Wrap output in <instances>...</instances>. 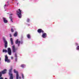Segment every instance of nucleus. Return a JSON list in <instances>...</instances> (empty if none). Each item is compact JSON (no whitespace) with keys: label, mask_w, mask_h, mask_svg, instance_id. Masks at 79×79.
I'll use <instances>...</instances> for the list:
<instances>
[{"label":"nucleus","mask_w":79,"mask_h":79,"mask_svg":"<svg viewBox=\"0 0 79 79\" xmlns=\"http://www.w3.org/2000/svg\"><path fill=\"white\" fill-rule=\"evenodd\" d=\"M18 34V32H15V34H14V35L15 37H16Z\"/></svg>","instance_id":"obj_14"},{"label":"nucleus","mask_w":79,"mask_h":79,"mask_svg":"<svg viewBox=\"0 0 79 79\" xmlns=\"http://www.w3.org/2000/svg\"><path fill=\"white\" fill-rule=\"evenodd\" d=\"M12 49L13 50V52L15 53L16 52V50H17V49L16 48H15V45H13L12 47Z\"/></svg>","instance_id":"obj_6"},{"label":"nucleus","mask_w":79,"mask_h":79,"mask_svg":"<svg viewBox=\"0 0 79 79\" xmlns=\"http://www.w3.org/2000/svg\"><path fill=\"white\" fill-rule=\"evenodd\" d=\"M10 19L11 21H12V23H13V20H12V17L11 16H10Z\"/></svg>","instance_id":"obj_18"},{"label":"nucleus","mask_w":79,"mask_h":79,"mask_svg":"<svg viewBox=\"0 0 79 79\" xmlns=\"http://www.w3.org/2000/svg\"><path fill=\"white\" fill-rule=\"evenodd\" d=\"M20 41L19 40V39H17L15 42L16 44H18V46H19V44H20Z\"/></svg>","instance_id":"obj_8"},{"label":"nucleus","mask_w":79,"mask_h":79,"mask_svg":"<svg viewBox=\"0 0 79 79\" xmlns=\"http://www.w3.org/2000/svg\"><path fill=\"white\" fill-rule=\"evenodd\" d=\"M23 13V11L21 10L20 9L18 10V11H17V13L19 18H21V13Z\"/></svg>","instance_id":"obj_1"},{"label":"nucleus","mask_w":79,"mask_h":79,"mask_svg":"<svg viewBox=\"0 0 79 79\" xmlns=\"http://www.w3.org/2000/svg\"><path fill=\"white\" fill-rule=\"evenodd\" d=\"M12 69H11L9 70V74L10 76V79H13V74H11V71Z\"/></svg>","instance_id":"obj_2"},{"label":"nucleus","mask_w":79,"mask_h":79,"mask_svg":"<svg viewBox=\"0 0 79 79\" xmlns=\"http://www.w3.org/2000/svg\"><path fill=\"white\" fill-rule=\"evenodd\" d=\"M27 21L28 22H29V19H27Z\"/></svg>","instance_id":"obj_25"},{"label":"nucleus","mask_w":79,"mask_h":79,"mask_svg":"<svg viewBox=\"0 0 79 79\" xmlns=\"http://www.w3.org/2000/svg\"><path fill=\"white\" fill-rule=\"evenodd\" d=\"M3 41L4 43H5V48H6L7 47V45H8V43H7V41L5 40V39L4 38L3 39Z\"/></svg>","instance_id":"obj_5"},{"label":"nucleus","mask_w":79,"mask_h":79,"mask_svg":"<svg viewBox=\"0 0 79 79\" xmlns=\"http://www.w3.org/2000/svg\"><path fill=\"white\" fill-rule=\"evenodd\" d=\"M10 40L11 42V44L12 45H13V39L12 38H10Z\"/></svg>","instance_id":"obj_13"},{"label":"nucleus","mask_w":79,"mask_h":79,"mask_svg":"<svg viewBox=\"0 0 79 79\" xmlns=\"http://www.w3.org/2000/svg\"><path fill=\"white\" fill-rule=\"evenodd\" d=\"M27 36L28 39H30V38H31V35H29V34H28V35H27Z\"/></svg>","instance_id":"obj_15"},{"label":"nucleus","mask_w":79,"mask_h":79,"mask_svg":"<svg viewBox=\"0 0 79 79\" xmlns=\"http://www.w3.org/2000/svg\"><path fill=\"white\" fill-rule=\"evenodd\" d=\"M2 76V72H0V77H1Z\"/></svg>","instance_id":"obj_21"},{"label":"nucleus","mask_w":79,"mask_h":79,"mask_svg":"<svg viewBox=\"0 0 79 79\" xmlns=\"http://www.w3.org/2000/svg\"><path fill=\"white\" fill-rule=\"evenodd\" d=\"M14 72L15 73H16V79H18L19 75L18 74V71H16V70L14 69Z\"/></svg>","instance_id":"obj_3"},{"label":"nucleus","mask_w":79,"mask_h":79,"mask_svg":"<svg viewBox=\"0 0 79 79\" xmlns=\"http://www.w3.org/2000/svg\"><path fill=\"white\" fill-rule=\"evenodd\" d=\"M15 57H17V54H15Z\"/></svg>","instance_id":"obj_23"},{"label":"nucleus","mask_w":79,"mask_h":79,"mask_svg":"<svg viewBox=\"0 0 79 79\" xmlns=\"http://www.w3.org/2000/svg\"><path fill=\"white\" fill-rule=\"evenodd\" d=\"M19 79H21V77H19Z\"/></svg>","instance_id":"obj_29"},{"label":"nucleus","mask_w":79,"mask_h":79,"mask_svg":"<svg viewBox=\"0 0 79 79\" xmlns=\"http://www.w3.org/2000/svg\"><path fill=\"white\" fill-rule=\"evenodd\" d=\"M6 72V70L5 69L3 71H2V72H1V73L2 74H5V73Z\"/></svg>","instance_id":"obj_12"},{"label":"nucleus","mask_w":79,"mask_h":79,"mask_svg":"<svg viewBox=\"0 0 79 79\" xmlns=\"http://www.w3.org/2000/svg\"><path fill=\"white\" fill-rule=\"evenodd\" d=\"M3 20L5 23H7L8 22V21H7V20H6V19L4 18H3Z\"/></svg>","instance_id":"obj_11"},{"label":"nucleus","mask_w":79,"mask_h":79,"mask_svg":"<svg viewBox=\"0 0 79 79\" xmlns=\"http://www.w3.org/2000/svg\"><path fill=\"white\" fill-rule=\"evenodd\" d=\"M1 60V59L0 58V61Z\"/></svg>","instance_id":"obj_30"},{"label":"nucleus","mask_w":79,"mask_h":79,"mask_svg":"<svg viewBox=\"0 0 79 79\" xmlns=\"http://www.w3.org/2000/svg\"><path fill=\"white\" fill-rule=\"evenodd\" d=\"M13 57H11V59L12 60H13Z\"/></svg>","instance_id":"obj_27"},{"label":"nucleus","mask_w":79,"mask_h":79,"mask_svg":"<svg viewBox=\"0 0 79 79\" xmlns=\"http://www.w3.org/2000/svg\"><path fill=\"white\" fill-rule=\"evenodd\" d=\"M21 67H22V68H24V67H25V65H24V64H22L21 65Z\"/></svg>","instance_id":"obj_17"},{"label":"nucleus","mask_w":79,"mask_h":79,"mask_svg":"<svg viewBox=\"0 0 79 79\" xmlns=\"http://www.w3.org/2000/svg\"><path fill=\"white\" fill-rule=\"evenodd\" d=\"M0 79H3V78L2 77H0Z\"/></svg>","instance_id":"obj_26"},{"label":"nucleus","mask_w":79,"mask_h":79,"mask_svg":"<svg viewBox=\"0 0 79 79\" xmlns=\"http://www.w3.org/2000/svg\"><path fill=\"white\" fill-rule=\"evenodd\" d=\"M14 31L13 29L12 28L11 29V32H13Z\"/></svg>","instance_id":"obj_20"},{"label":"nucleus","mask_w":79,"mask_h":79,"mask_svg":"<svg viewBox=\"0 0 79 79\" xmlns=\"http://www.w3.org/2000/svg\"><path fill=\"white\" fill-rule=\"evenodd\" d=\"M10 37H11V34H10Z\"/></svg>","instance_id":"obj_28"},{"label":"nucleus","mask_w":79,"mask_h":79,"mask_svg":"<svg viewBox=\"0 0 79 79\" xmlns=\"http://www.w3.org/2000/svg\"><path fill=\"white\" fill-rule=\"evenodd\" d=\"M17 58H15V61H17Z\"/></svg>","instance_id":"obj_24"},{"label":"nucleus","mask_w":79,"mask_h":79,"mask_svg":"<svg viewBox=\"0 0 79 79\" xmlns=\"http://www.w3.org/2000/svg\"><path fill=\"white\" fill-rule=\"evenodd\" d=\"M38 32L39 33H40L41 32H42V33H44V31L42 30V29H39L38 30Z\"/></svg>","instance_id":"obj_9"},{"label":"nucleus","mask_w":79,"mask_h":79,"mask_svg":"<svg viewBox=\"0 0 79 79\" xmlns=\"http://www.w3.org/2000/svg\"><path fill=\"white\" fill-rule=\"evenodd\" d=\"M77 50H79V46H77Z\"/></svg>","instance_id":"obj_19"},{"label":"nucleus","mask_w":79,"mask_h":79,"mask_svg":"<svg viewBox=\"0 0 79 79\" xmlns=\"http://www.w3.org/2000/svg\"><path fill=\"white\" fill-rule=\"evenodd\" d=\"M47 33H43L42 35V37L43 38H46V37H47Z\"/></svg>","instance_id":"obj_10"},{"label":"nucleus","mask_w":79,"mask_h":79,"mask_svg":"<svg viewBox=\"0 0 79 79\" xmlns=\"http://www.w3.org/2000/svg\"><path fill=\"white\" fill-rule=\"evenodd\" d=\"M5 79H6V78H5Z\"/></svg>","instance_id":"obj_31"},{"label":"nucleus","mask_w":79,"mask_h":79,"mask_svg":"<svg viewBox=\"0 0 79 79\" xmlns=\"http://www.w3.org/2000/svg\"><path fill=\"white\" fill-rule=\"evenodd\" d=\"M6 5H5V6H6Z\"/></svg>","instance_id":"obj_32"},{"label":"nucleus","mask_w":79,"mask_h":79,"mask_svg":"<svg viewBox=\"0 0 79 79\" xmlns=\"http://www.w3.org/2000/svg\"><path fill=\"white\" fill-rule=\"evenodd\" d=\"M8 53L9 55H11V48H8Z\"/></svg>","instance_id":"obj_7"},{"label":"nucleus","mask_w":79,"mask_h":79,"mask_svg":"<svg viewBox=\"0 0 79 79\" xmlns=\"http://www.w3.org/2000/svg\"><path fill=\"white\" fill-rule=\"evenodd\" d=\"M22 76L23 79H24V75H23V74H22Z\"/></svg>","instance_id":"obj_22"},{"label":"nucleus","mask_w":79,"mask_h":79,"mask_svg":"<svg viewBox=\"0 0 79 79\" xmlns=\"http://www.w3.org/2000/svg\"><path fill=\"white\" fill-rule=\"evenodd\" d=\"M3 52H5V53H6V52H7V50L6 49H3Z\"/></svg>","instance_id":"obj_16"},{"label":"nucleus","mask_w":79,"mask_h":79,"mask_svg":"<svg viewBox=\"0 0 79 79\" xmlns=\"http://www.w3.org/2000/svg\"><path fill=\"white\" fill-rule=\"evenodd\" d=\"M5 61L6 62L7 61V63H10V60L8 59V56H7V55H6L5 56Z\"/></svg>","instance_id":"obj_4"}]
</instances>
